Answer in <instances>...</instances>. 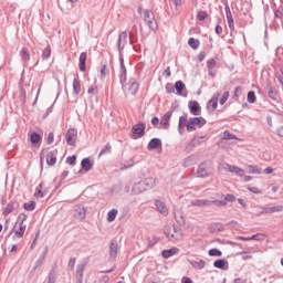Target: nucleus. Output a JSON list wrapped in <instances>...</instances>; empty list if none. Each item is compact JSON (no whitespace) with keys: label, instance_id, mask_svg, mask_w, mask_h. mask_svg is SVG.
Instances as JSON below:
<instances>
[{"label":"nucleus","instance_id":"nucleus-1","mask_svg":"<svg viewBox=\"0 0 283 283\" xmlns=\"http://www.w3.org/2000/svg\"><path fill=\"white\" fill-rule=\"evenodd\" d=\"M211 174H213V163L211 161H203L197 168L198 178H209Z\"/></svg>","mask_w":283,"mask_h":283},{"label":"nucleus","instance_id":"nucleus-2","mask_svg":"<svg viewBox=\"0 0 283 283\" xmlns=\"http://www.w3.org/2000/svg\"><path fill=\"white\" fill-rule=\"evenodd\" d=\"M207 125V120L202 117H190L186 124L187 132H196Z\"/></svg>","mask_w":283,"mask_h":283},{"label":"nucleus","instance_id":"nucleus-3","mask_svg":"<svg viewBox=\"0 0 283 283\" xmlns=\"http://www.w3.org/2000/svg\"><path fill=\"white\" fill-rule=\"evenodd\" d=\"M166 237L170 241H180L182 240V231L177 230L176 227H169L168 229L165 230Z\"/></svg>","mask_w":283,"mask_h":283},{"label":"nucleus","instance_id":"nucleus-4","mask_svg":"<svg viewBox=\"0 0 283 283\" xmlns=\"http://www.w3.org/2000/svg\"><path fill=\"white\" fill-rule=\"evenodd\" d=\"M219 169H223L224 171H229L230 174H234L235 176H239V178H242L244 176V169L233 166L231 164H223Z\"/></svg>","mask_w":283,"mask_h":283},{"label":"nucleus","instance_id":"nucleus-5","mask_svg":"<svg viewBox=\"0 0 283 283\" xmlns=\"http://www.w3.org/2000/svg\"><path fill=\"white\" fill-rule=\"evenodd\" d=\"M78 136V133L74 128H70L65 135L66 144L71 147H74L76 145V138Z\"/></svg>","mask_w":283,"mask_h":283},{"label":"nucleus","instance_id":"nucleus-6","mask_svg":"<svg viewBox=\"0 0 283 283\" xmlns=\"http://www.w3.org/2000/svg\"><path fill=\"white\" fill-rule=\"evenodd\" d=\"M145 124L140 123L137 124L133 127L132 132H133V138L136 140L138 138H143V136L145 135Z\"/></svg>","mask_w":283,"mask_h":283},{"label":"nucleus","instance_id":"nucleus-7","mask_svg":"<svg viewBox=\"0 0 283 283\" xmlns=\"http://www.w3.org/2000/svg\"><path fill=\"white\" fill-rule=\"evenodd\" d=\"M188 107L190 109V114H192V116H200V112H201V107L200 104L196 101H190L188 103Z\"/></svg>","mask_w":283,"mask_h":283},{"label":"nucleus","instance_id":"nucleus-8","mask_svg":"<svg viewBox=\"0 0 283 283\" xmlns=\"http://www.w3.org/2000/svg\"><path fill=\"white\" fill-rule=\"evenodd\" d=\"M85 216H87V211L85 210V207L83 206H75V213H74V218H76V220H85Z\"/></svg>","mask_w":283,"mask_h":283},{"label":"nucleus","instance_id":"nucleus-9","mask_svg":"<svg viewBox=\"0 0 283 283\" xmlns=\"http://www.w3.org/2000/svg\"><path fill=\"white\" fill-rule=\"evenodd\" d=\"M144 191H146L145 186L143 185L142 181H139V182H135L133 185L130 193H132V196H140V193H144Z\"/></svg>","mask_w":283,"mask_h":283},{"label":"nucleus","instance_id":"nucleus-10","mask_svg":"<svg viewBox=\"0 0 283 283\" xmlns=\"http://www.w3.org/2000/svg\"><path fill=\"white\" fill-rule=\"evenodd\" d=\"M125 91H128V94H132L135 96V94L138 92V82H129L127 85H123Z\"/></svg>","mask_w":283,"mask_h":283},{"label":"nucleus","instance_id":"nucleus-11","mask_svg":"<svg viewBox=\"0 0 283 283\" xmlns=\"http://www.w3.org/2000/svg\"><path fill=\"white\" fill-rule=\"evenodd\" d=\"M142 185H144L146 191H149V189H154V187H156V178L148 177L142 180Z\"/></svg>","mask_w":283,"mask_h":283},{"label":"nucleus","instance_id":"nucleus-12","mask_svg":"<svg viewBox=\"0 0 283 283\" xmlns=\"http://www.w3.org/2000/svg\"><path fill=\"white\" fill-rule=\"evenodd\" d=\"M155 206L157 208V211H159L161 216L169 214V209L167 208V205H165V202H163L161 200H156Z\"/></svg>","mask_w":283,"mask_h":283},{"label":"nucleus","instance_id":"nucleus-13","mask_svg":"<svg viewBox=\"0 0 283 283\" xmlns=\"http://www.w3.org/2000/svg\"><path fill=\"white\" fill-rule=\"evenodd\" d=\"M118 255V244L116 242H112L109 245V262H114Z\"/></svg>","mask_w":283,"mask_h":283},{"label":"nucleus","instance_id":"nucleus-14","mask_svg":"<svg viewBox=\"0 0 283 283\" xmlns=\"http://www.w3.org/2000/svg\"><path fill=\"white\" fill-rule=\"evenodd\" d=\"M188 122L189 119L187 118V114L179 117L178 132L181 136L185 134V127H187Z\"/></svg>","mask_w":283,"mask_h":283},{"label":"nucleus","instance_id":"nucleus-15","mask_svg":"<svg viewBox=\"0 0 283 283\" xmlns=\"http://www.w3.org/2000/svg\"><path fill=\"white\" fill-rule=\"evenodd\" d=\"M83 273H85V263H80L76 266V283H83Z\"/></svg>","mask_w":283,"mask_h":283},{"label":"nucleus","instance_id":"nucleus-16","mask_svg":"<svg viewBox=\"0 0 283 283\" xmlns=\"http://www.w3.org/2000/svg\"><path fill=\"white\" fill-rule=\"evenodd\" d=\"M172 115L174 113L169 111L163 116L160 120V125L163 126V129H169V120H171Z\"/></svg>","mask_w":283,"mask_h":283},{"label":"nucleus","instance_id":"nucleus-17","mask_svg":"<svg viewBox=\"0 0 283 283\" xmlns=\"http://www.w3.org/2000/svg\"><path fill=\"white\" fill-rule=\"evenodd\" d=\"M214 269H221V271H227L229 269V261L224 259H218L213 262Z\"/></svg>","mask_w":283,"mask_h":283},{"label":"nucleus","instance_id":"nucleus-18","mask_svg":"<svg viewBox=\"0 0 283 283\" xmlns=\"http://www.w3.org/2000/svg\"><path fill=\"white\" fill-rule=\"evenodd\" d=\"M178 253H180V249L176 247L170 248L168 250L163 251V258H165L166 260H169V258H174V255H178Z\"/></svg>","mask_w":283,"mask_h":283},{"label":"nucleus","instance_id":"nucleus-19","mask_svg":"<svg viewBox=\"0 0 283 283\" xmlns=\"http://www.w3.org/2000/svg\"><path fill=\"white\" fill-rule=\"evenodd\" d=\"M119 63L122 70L120 83L124 85V83L127 81V69L125 67V60L122 57V55L119 56Z\"/></svg>","mask_w":283,"mask_h":283},{"label":"nucleus","instance_id":"nucleus-20","mask_svg":"<svg viewBox=\"0 0 283 283\" xmlns=\"http://www.w3.org/2000/svg\"><path fill=\"white\" fill-rule=\"evenodd\" d=\"M191 207H211V200L195 199L191 201Z\"/></svg>","mask_w":283,"mask_h":283},{"label":"nucleus","instance_id":"nucleus-21","mask_svg":"<svg viewBox=\"0 0 283 283\" xmlns=\"http://www.w3.org/2000/svg\"><path fill=\"white\" fill-rule=\"evenodd\" d=\"M144 20L150 28H154L156 25V20L154 19V13L151 11H144Z\"/></svg>","mask_w":283,"mask_h":283},{"label":"nucleus","instance_id":"nucleus-22","mask_svg":"<svg viewBox=\"0 0 283 283\" xmlns=\"http://www.w3.org/2000/svg\"><path fill=\"white\" fill-rule=\"evenodd\" d=\"M87 61V52H82L78 60V69L80 72H85L86 65L85 62Z\"/></svg>","mask_w":283,"mask_h":283},{"label":"nucleus","instance_id":"nucleus-23","mask_svg":"<svg viewBox=\"0 0 283 283\" xmlns=\"http://www.w3.org/2000/svg\"><path fill=\"white\" fill-rule=\"evenodd\" d=\"M205 137H198V138H193L186 147V151H191L193 149V147H198V145H200V143H202Z\"/></svg>","mask_w":283,"mask_h":283},{"label":"nucleus","instance_id":"nucleus-24","mask_svg":"<svg viewBox=\"0 0 283 283\" xmlns=\"http://www.w3.org/2000/svg\"><path fill=\"white\" fill-rule=\"evenodd\" d=\"M198 163L197 155H190L184 160V167H191V165H196Z\"/></svg>","mask_w":283,"mask_h":283},{"label":"nucleus","instance_id":"nucleus-25","mask_svg":"<svg viewBox=\"0 0 283 283\" xmlns=\"http://www.w3.org/2000/svg\"><path fill=\"white\" fill-rule=\"evenodd\" d=\"M81 165L84 171H92V168L94 167V164H92L90 158L82 159Z\"/></svg>","mask_w":283,"mask_h":283},{"label":"nucleus","instance_id":"nucleus-26","mask_svg":"<svg viewBox=\"0 0 283 283\" xmlns=\"http://www.w3.org/2000/svg\"><path fill=\"white\" fill-rule=\"evenodd\" d=\"M192 269H196V271H202V269H205V266H207V262H205V260H197V261H192L190 262Z\"/></svg>","mask_w":283,"mask_h":283},{"label":"nucleus","instance_id":"nucleus-27","mask_svg":"<svg viewBox=\"0 0 283 283\" xmlns=\"http://www.w3.org/2000/svg\"><path fill=\"white\" fill-rule=\"evenodd\" d=\"M158 147H163V142L159 138H153L148 143V149H158Z\"/></svg>","mask_w":283,"mask_h":283},{"label":"nucleus","instance_id":"nucleus-28","mask_svg":"<svg viewBox=\"0 0 283 283\" xmlns=\"http://www.w3.org/2000/svg\"><path fill=\"white\" fill-rule=\"evenodd\" d=\"M118 216V209L113 208L107 212L106 220L107 222H114L116 220V217Z\"/></svg>","mask_w":283,"mask_h":283},{"label":"nucleus","instance_id":"nucleus-29","mask_svg":"<svg viewBox=\"0 0 283 283\" xmlns=\"http://www.w3.org/2000/svg\"><path fill=\"white\" fill-rule=\"evenodd\" d=\"M46 164L50 165V167L56 165V153L51 151L46 155Z\"/></svg>","mask_w":283,"mask_h":283},{"label":"nucleus","instance_id":"nucleus-30","mask_svg":"<svg viewBox=\"0 0 283 283\" xmlns=\"http://www.w3.org/2000/svg\"><path fill=\"white\" fill-rule=\"evenodd\" d=\"M283 210V206H272L263 210V213H277Z\"/></svg>","mask_w":283,"mask_h":283},{"label":"nucleus","instance_id":"nucleus-31","mask_svg":"<svg viewBox=\"0 0 283 283\" xmlns=\"http://www.w3.org/2000/svg\"><path fill=\"white\" fill-rule=\"evenodd\" d=\"M248 174H254L256 176H260L262 174V168H259L258 166L249 165L247 166Z\"/></svg>","mask_w":283,"mask_h":283},{"label":"nucleus","instance_id":"nucleus-32","mask_svg":"<svg viewBox=\"0 0 283 283\" xmlns=\"http://www.w3.org/2000/svg\"><path fill=\"white\" fill-rule=\"evenodd\" d=\"M218 98H220V93L213 95V97L208 102V105H210V107H212V109L218 108Z\"/></svg>","mask_w":283,"mask_h":283},{"label":"nucleus","instance_id":"nucleus-33","mask_svg":"<svg viewBox=\"0 0 283 283\" xmlns=\"http://www.w3.org/2000/svg\"><path fill=\"white\" fill-rule=\"evenodd\" d=\"M188 45L192 48V50H198V48H200V41L196 38H190L188 40Z\"/></svg>","mask_w":283,"mask_h":283},{"label":"nucleus","instance_id":"nucleus-34","mask_svg":"<svg viewBox=\"0 0 283 283\" xmlns=\"http://www.w3.org/2000/svg\"><path fill=\"white\" fill-rule=\"evenodd\" d=\"M30 142L32 143V145H39V143H41V135H39L38 133H32L30 135Z\"/></svg>","mask_w":283,"mask_h":283},{"label":"nucleus","instance_id":"nucleus-35","mask_svg":"<svg viewBox=\"0 0 283 283\" xmlns=\"http://www.w3.org/2000/svg\"><path fill=\"white\" fill-rule=\"evenodd\" d=\"M226 14H227V21H228V25L231 30H233V14L231 13V10H227L226 11Z\"/></svg>","mask_w":283,"mask_h":283},{"label":"nucleus","instance_id":"nucleus-36","mask_svg":"<svg viewBox=\"0 0 283 283\" xmlns=\"http://www.w3.org/2000/svg\"><path fill=\"white\" fill-rule=\"evenodd\" d=\"M20 57H21V61H30V52H28V49L25 48L21 49Z\"/></svg>","mask_w":283,"mask_h":283},{"label":"nucleus","instance_id":"nucleus-37","mask_svg":"<svg viewBox=\"0 0 283 283\" xmlns=\"http://www.w3.org/2000/svg\"><path fill=\"white\" fill-rule=\"evenodd\" d=\"M175 90L177 91V94L180 96L182 94V90H185V83H182V81H177L175 83Z\"/></svg>","mask_w":283,"mask_h":283},{"label":"nucleus","instance_id":"nucleus-38","mask_svg":"<svg viewBox=\"0 0 283 283\" xmlns=\"http://www.w3.org/2000/svg\"><path fill=\"white\" fill-rule=\"evenodd\" d=\"M73 94H81V82L78 80H73Z\"/></svg>","mask_w":283,"mask_h":283},{"label":"nucleus","instance_id":"nucleus-39","mask_svg":"<svg viewBox=\"0 0 283 283\" xmlns=\"http://www.w3.org/2000/svg\"><path fill=\"white\" fill-rule=\"evenodd\" d=\"M208 254L210 255V258H222V251H220L216 248L209 250Z\"/></svg>","mask_w":283,"mask_h":283},{"label":"nucleus","instance_id":"nucleus-40","mask_svg":"<svg viewBox=\"0 0 283 283\" xmlns=\"http://www.w3.org/2000/svg\"><path fill=\"white\" fill-rule=\"evenodd\" d=\"M14 211V202H10L7 205V207L3 209V214L4 216H10Z\"/></svg>","mask_w":283,"mask_h":283},{"label":"nucleus","instance_id":"nucleus-41","mask_svg":"<svg viewBox=\"0 0 283 283\" xmlns=\"http://www.w3.org/2000/svg\"><path fill=\"white\" fill-rule=\"evenodd\" d=\"M17 238H23L25 233V224H19V229L14 231Z\"/></svg>","mask_w":283,"mask_h":283},{"label":"nucleus","instance_id":"nucleus-42","mask_svg":"<svg viewBox=\"0 0 283 283\" xmlns=\"http://www.w3.org/2000/svg\"><path fill=\"white\" fill-rule=\"evenodd\" d=\"M223 140H238V137L231 133H229L228 130H226L223 133Z\"/></svg>","mask_w":283,"mask_h":283},{"label":"nucleus","instance_id":"nucleus-43","mask_svg":"<svg viewBox=\"0 0 283 283\" xmlns=\"http://www.w3.org/2000/svg\"><path fill=\"white\" fill-rule=\"evenodd\" d=\"M35 198H43L45 195L43 193V184H40L34 193Z\"/></svg>","mask_w":283,"mask_h":283},{"label":"nucleus","instance_id":"nucleus-44","mask_svg":"<svg viewBox=\"0 0 283 283\" xmlns=\"http://www.w3.org/2000/svg\"><path fill=\"white\" fill-rule=\"evenodd\" d=\"M50 56H52V49L48 45L42 52V59H50Z\"/></svg>","mask_w":283,"mask_h":283},{"label":"nucleus","instance_id":"nucleus-45","mask_svg":"<svg viewBox=\"0 0 283 283\" xmlns=\"http://www.w3.org/2000/svg\"><path fill=\"white\" fill-rule=\"evenodd\" d=\"M134 167V157L124 161V164L122 165V169H129Z\"/></svg>","mask_w":283,"mask_h":283},{"label":"nucleus","instance_id":"nucleus-46","mask_svg":"<svg viewBox=\"0 0 283 283\" xmlns=\"http://www.w3.org/2000/svg\"><path fill=\"white\" fill-rule=\"evenodd\" d=\"M24 209L25 211H34V209H36V203L34 201L24 203Z\"/></svg>","mask_w":283,"mask_h":283},{"label":"nucleus","instance_id":"nucleus-47","mask_svg":"<svg viewBox=\"0 0 283 283\" xmlns=\"http://www.w3.org/2000/svg\"><path fill=\"white\" fill-rule=\"evenodd\" d=\"M265 235L263 233H256L252 237H250V241L254 240L256 242H262V240H264Z\"/></svg>","mask_w":283,"mask_h":283},{"label":"nucleus","instance_id":"nucleus-48","mask_svg":"<svg viewBox=\"0 0 283 283\" xmlns=\"http://www.w3.org/2000/svg\"><path fill=\"white\" fill-rule=\"evenodd\" d=\"M207 17H209V13H207V11H199L197 14L198 21H205V19H207Z\"/></svg>","mask_w":283,"mask_h":283},{"label":"nucleus","instance_id":"nucleus-49","mask_svg":"<svg viewBox=\"0 0 283 283\" xmlns=\"http://www.w3.org/2000/svg\"><path fill=\"white\" fill-rule=\"evenodd\" d=\"M211 205H214L216 207H227L226 200H211Z\"/></svg>","mask_w":283,"mask_h":283},{"label":"nucleus","instance_id":"nucleus-50","mask_svg":"<svg viewBox=\"0 0 283 283\" xmlns=\"http://www.w3.org/2000/svg\"><path fill=\"white\" fill-rule=\"evenodd\" d=\"M112 153V146L107 144L105 147L102 148L99 156H103L105 154H111Z\"/></svg>","mask_w":283,"mask_h":283},{"label":"nucleus","instance_id":"nucleus-51","mask_svg":"<svg viewBox=\"0 0 283 283\" xmlns=\"http://www.w3.org/2000/svg\"><path fill=\"white\" fill-rule=\"evenodd\" d=\"M227 101H229V91L223 93V95L220 98L219 103H220V105H224V103H227Z\"/></svg>","mask_w":283,"mask_h":283},{"label":"nucleus","instance_id":"nucleus-52","mask_svg":"<svg viewBox=\"0 0 283 283\" xmlns=\"http://www.w3.org/2000/svg\"><path fill=\"white\" fill-rule=\"evenodd\" d=\"M48 255V247L44 248V251L42 252V254L40 255V259L38 260V262L40 264H43V262L45 261V256Z\"/></svg>","mask_w":283,"mask_h":283},{"label":"nucleus","instance_id":"nucleus-53","mask_svg":"<svg viewBox=\"0 0 283 283\" xmlns=\"http://www.w3.org/2000/svg\"><path fill=\"white\" fill-rule=\"evenodd\" d=\"M248 103H255V92L250 91L248 93Z\"/></svg>","mask_w":283,"mask_h":283},{"label":"nucleus","instance_id":"nucleus-54","mask_svg":"<svg viewBox=\"0 0 283 283\" xmlns=\"http://www.w3.org/2000/svg\"><path fill=\"white\" fill-rule=\"evenodd\" d=\"M28 220V216H25V213H20L18 217V222L17 224H23V222Z\"/></svg>","mask_w":283,"mask_h":283},{"label":"nucleus","instance_id":"nucleus-55","mask_svg":"<svg viewBox=\"0 0 283 283\" xmlns=\"http://www.w3.org/2000/svg\"><path fill=\"white\" fill-rule=\"evenodd\" d=\"M66 164L67 165H76V156L73 155V156H70L66 158Z\"/></svg>","mask_w":283,"mask_h":283},{"label":"nucleus","instance_id":"nucleus-56","mask_svg":"<svg viewBox=\"0 0 283 283\" xmlns=\"http://www.w3.org/2000/svg\"><path fill=\"white\" fill-rule=\"evenodd\" d=\"M207 67H208V70H213V67H216V60H213V59L208 60Z\"/></svg>","mask_w":283,"mask_h":283},{"label":"nucleus","instance_id":"nucleus-57","mask_svg":"<svg viewBox=\"0 0 283 283\" xmlns=\"http://www.w3.org/2000/svg\"><path fill=\"white\" fill-rule=\"evenodd\" d=\"M175 86L171 83H167L166 84V92L167 94H172V92H175Z\"/></svg>","mask_w":283,"mask_h":283},{"label":"nucleus","instance_id":"nucleus-58","mask_svg":"<svg viewBox=\"0 0 283 283\" xmlns=\"http://www.w3.org/2000/svg\"><path fill=\"white\" fill-rule=\"evenodd\" d=\"M46 143L48 145H52V143H54V133H49Z\"/></svg>","mask_w":283,"mask_h":283},{"label":"nucleus","instance_id":"nucleus-59","mask_svg":"<svg viewBox=\"0 0 283 283\" xmlns=\"http://www.w3.org/2000/svg\"><path fill=\"white\" fill-rule=\"evenodd\" d=\"M226 202H235V196L233 195H227L224 198Z\"/></svg>","mask_w":283,"mask_h":283},{"label":"nucleus","instance_id":"nucleus-60","mask_svg":"<svg viewBox=\"0 0 283 283\" xmlns=\"http://www.w3.org/2000/svg\"><path fill=\"white\" fill-rule=\"evenodd\" d=\"M171 3L175 6L176 9L182 6V0H171Z\"/></svg>","mask_w":283,"mask_h":283},{"label":"nucleus","instance_id":"nucleus-61","mask_svg":"<svg viewBox=\"0 0 283 283\" xmlns=\"http://www.w3.org/2000/svg\"><path fill=\"white\" fill-rule=\"evenodd\" d=\"M75 264H76V259L75 258L70 259L69 269H74Z\"/></svg>","mask_w":283,"mask_h":283},{"label":"nucleus","instance_id":"nucleus-62","mask_svg":"<svg viewBox=\"0 0 283 283\" xmlns=\"http://www.w3.org/2000/svg\"><path fill=\"white\" fill-rule=\"evenodd\" d=\"M181 283H193V281L190 277L184 276Z\"/></svg>","mask_w":283,"mask_h":283},{"label":"nucleus","instance_id":"nucleus-63","mask_svg":"<svg viewBox=\"0 0 283 283\" xmlns=\"http://www.w3.org/2000/svg\"><path fill=\"white\" fill-rule=\"evenodd\" d=\"M160 123V119L158 117H154L151 119V125H154L156 127V125H158Z\"/></svg>","mask_w":283,"mask_h":283},{"label":"nucleus","instance_id":"nucleus-64","mask_svg":"<svg viewBox=\"0 0 283 283\" xmlns=\"http://www.w3.org/2000/svg\"><path fill=\"white\" fill-rule=\"evenodd\" d=\"M276 134H277V136L283 138V127L277 128Z\"/></svg>","mask_w":283,"mask_h":283}]
</instances>
